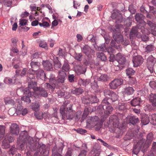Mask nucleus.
Returning a JSON list of instances; mask_svg holds the SVG:
<instances>
[{"instance_id": "obj_1", "label": "nucleus", "mask_w": 156, "mask_h": 156, "mask_svg": "<svg viewBox=\"0 0 156 156\" xmlns=\"http://www.w3.org/2000/svg\"><path fill=\"white\" fill-rule=\"evenodd\" d=\"M153 138V134L152 133H149L147 136V140L145 142V139L142 138L136 144H135L133 151V154L136 155L142 148V151L144 152L147 148L152 140Z\"/></svg>"}, {"instance_id": "obj_2", "label": "nucleus", "mask_w": 156, "mask_h": 156, "mask_svg": "<svg viewBox=\"0 0 156 156\" xmlns=\"http://www.w3.org/2000/svg\"><path fill=\"white\" fill-rule=\"evenodd\" d=\"M33 142L32 138L27 136V133L26 131H23L20 133L17 142L18 144L20 146L21 149L24 148L25 145L30 148V147L33 144Z\"/></svg>"}, {"instance_id": "obj_3", "label": "nucleus", "mask_w": 156, "mask_h": 156, "mask_svg": "<svg viewBox=\"0 0 156 156\" xmlns=\"http://www.w3.org/2000/svg\"><path fill=\"white\" fill-rule=\"evenodd\" d=\"M136 20L139 23L137 25V27L139 29H141V31L145 34H148L149 32H145L144 29H145V26L146 23L144 20V16L142 14L137 13L135 16Z\"/></svg>"}, {"instance_id": "obj_4", "label": "nucleus", "mask_w": 156, "mask_h": 156, "mask_svg": "<svg viewBox=\"0 0 156 156\" xmlns=\"http://www.w3.org/2000/svg\"><path fill=\"white\" fill-rule=\"evenodd\" d=\"M110 102L109 101H107L106 98H104L102 101L101 106H100L98 107V109H100L101 108H102L103 111L101 112L107 115H108L111 114L113 111V108L110 105Z\"/></svg>"}, {"instance_id": "obj_5", "label": "nucleus", "mask_w": 156, "mask_h": 156, "mask_svg": "<svg viewBox=\"0 0 156 156\" xmlns=\"http://www.w3.org/2000/svg\"><path fill=\"white\" fill-rule=\"evenodd\" d=\"M147 67L151 73L155 72L154 66L156 62V59L152 55H150L147 60Z\"/></svg>"}, {"instance_id": "obj_6", "label": "nucleus", "mask_w": 156, "mask_h": 156, "mask_svg": "<svg viewBox=\"0 0 156 156\" xmlns=\"http://www.w3.org/2000/svg\"><path fill=\"white\" fill-rule=\"evenodd\" d=\"M147 23L150 28L149 30H148L146 29V30H145L144 29L145 32H149L148 34H146L148 35L151 33L154 36H156V24L149 20L147 21Z\"/></svg>"}, {"instance_id": "obj_7", "label": "nucleus", "mask_w": 156, "mask_h": 156, "mask_svg": "<svg viewBox=\"0 0 156 156\" xmlns=\"http://www.w3.org/2000/svg\"><path fill=\"white\" fill-rule=\"evenodd\" d=\"M123 83V80L121 79H115L109 84L110 88L112 89H115L118 87L122 85Z\"/></svg>"}, {"instance_id": "obj_8", "label": "nucleus", "mask_w": 156, "mask_h": 156, "mask_svg": "<svg viewBox=\"0 0 156 156\" xmlns=\"http://www.w3.org/2000/svg\"><path fill=\"white\" fill-rule=\"evenodd\" d=\"M110 121L111 122H112V125L113 129H112V132L115 131V128H118L120 129H121V128L119 126V120L117 116L115 115H113L111 116L110 118Z\"/></svg>"}, {"instance_id": "obj_9", "label": "nucleus", "mask_w": 156, "mask_h": 156, "mask_svg": "<svg viewBox=\"0 0 156 156\" xmlns=\"http://www.w3.org/2000/svg\"><path fill=\"white\" fill-rule=\"evenodd\" d=\"M75 115V112L72 109V105L70 104L67 108L65 116L68 119H72L74 118Z\"/></svg>"}, {"instance_id": "obj_10", "label": "nucleus", "mask_w": 156, "mask_h": 156, "mask_svg": "<svg viewBox=\"0 0 156 156\" xmlns=\"http://www.w3.org/2000/svg\"><path fill=\"white\" fill-rule=\"evenodd\" d=\"M115 59L116 62L118 63L119 65L124 64L126 62L125 56L120 53H119L115 56Z\"/></svg>"}, {"instance_id": "obj_11", "label": "nucleus", "mask_w": 156, "mask_h": 156, "mask_svg": "<svg viewBox=\"0 0 156 156\" xmlns=\"http://www.w3.org/2000/svg\"><path fill=\"white\" fill-rule=\"evenodd\" d=\"M32 74H35L37 77L40 78L42 80L46 79L47 78L44 70L41 68L37 70H35V71H34V72L32 73Z\"/></svg>"}, {"instance_id": "obj_12", "label": "nucleus", "mask_w": 156, "mask_h": 156, "mask_svg": "<svg viewBox=\"0 0 156 156\" xmlns=\"http://www.w3.org/2000/svg\"><path fill=\"white\" fill-rule=\"evenodd\" d=\"M9 132L11 135H16L19 132V128L18 126L16 123L11 124L9 129Z\"/></svg>"}, {"instance_id": "obj_13", "label": "nucleus", "mask_w": 156, "mask_h": 156, "mask_svg": "<svg viewBox=\"0 0 156 156\" xmlns=\"http://www.w3.org/2000/svg\"><path fill=\"white\" fill-rule=\"evenodd\" d=\"M67 77L66 73L64 71L61 70L58 72L57 81L58 83H63Z\"/></svg>"}, {"instance_id": "obj_14", "label": "nucleus", "mask_w": 156, "mask_h": 156, "mask_svg": "<svg viewBox=\"0 0 156 156\" xmlns=\"http://www.w3.org/2000/svg\"><path fill=\"white\" fill-rule=\"evenodd\" d=\"M134 66L136 67L141 64L143 62V58L140 56H137L133 57V59Z\"/></svg>"}, {"instance_id": "obj_15", "label": "nucleus", "mask_w": 156, "mask_h": 156, "mask_svg": "<svg viewBox=\"0 0 156 156\" xmlns=\"http://www.w3.org/2000/svg\"><path fill=\"white\" fill-rule=\"evenodd\" d=\"M35 93L37 96H42L44 97H46L48 96V93L44 89L39 88V89L35 91Z\"/></svg>"}, {"instance_id": "obj_16", "label": "nucleus", "mask_w": 156, "mask_h": 156, "mask_svg": "<svg viewBox=\"0 0 156 156\" xmlns=\"http://www.w3.org/2000/svg\"><path fill=\"white\" fill-rule=\"evenodd\" d=\"M139 30L141 31V29H139L137 27H133L130 32V36L131 37L135 36H137L138 37H140V35L139 34Z\"/></svg>"}, {"instance_id": "obj_17", "label": "nucleus", "mask_w": 156, "mask_h": 156, "mask_svg": "<svg viewBox=\"0 0 156 156\" xmlns=\"http://www.w3.org/2000/svg\"><path fill=\"white\" fill-rule=\"evenodd\" d=\"M111 17L113 19H116V22L117 23H121L122 20V18L121 14H117L115 12H113L112 14Z\"/></svg>"}, {"instance_id": "obj_18", "label": "nucleus", "mask_w": 156, "mask_h": 156, "mask_svg": "<svg viewBox=\"0 0 156 156\" xmlns=\"http://www.w3.org/2000/svg\"><path fill=\"white\" fill-rule=\"evenodd\" d=\"M38 148L36 151L35 152L34 155L35 156H38L42 154H44V148L45 145L43 144L42 145H39L38 146Z\"/></svg>"}, {"instance_id": "obj_19", "label": "nucleus", "mask_w": 156, "mask_h": 156, "mask_svg": "<svg viewBox=\"0 0 156 156\" xmlns=\"http://www.w3.org/2000/svg\"><path fill=\"white\" fill-rule=\"evenodd\" d=\"M31 68H32V73L40 68L41 64L39 62L32 61L30 63Z\"/></svg>"}, {"instance_id": "obj_20", "label": "nucleus", "mask_w": 156, "mask_h": 156, "mask_svg": "<svg viewBox=\"0 0 156 156\" xmlns=\"http://www.w3.org/2000/svg\"><path fill=\"white\" fill-rule=\"evenodd\" d=\"M75 70L78 74H83L85 73L86 68L80 66H76L75 67Z\"/></svg>"}, {"instance_id": "obj_21", "label": "nucleus", "mask_w": 156, "mask_h": 156, "mask_svg": "<svg viewBox=\"0 0 156 156\" xmlns=\"http://www.w3.org/2000/svg\"><path fill=\"white\" fill-rule=\"evenodd\" d=\"M149 99L150 102L153 107H156V95L155 94H151L149 95Z\"/></svg>"}, {"instance_id": "obj_22", "label": "nucleus", "mask_w": 156, "mask_h": 156, "mask_svg": "<svg viewBox=\"0 0 156 156\" xmlns=\"http://www.w3.org/2000/svg\"><path fill=\"white\" fill-rule=\"evenodd\" d=\"M42 64L45 69L48 71H50L53 69L51 63L49 61H43Z\"/></svg>"}, {"instance_id": "obj_23", "label": "nucleus", "mask_w": 156, "mask_h": 156, "mask_svg": "<svg viewBox=\"0 0 156 156\" xmlns=\"http://www.w3.org/2000/svg\"><path fill=\"white\" fill-rule=\"evenodd\" d=\"M99 121L98 117L97 116H94L90 118V119H88L87 122H88L89 124H92V126H94V125Z\"/></svg>"}, {"instance_id": "obj_24", "label": "nucleus", "mask_w": 156, "mask_h": 156, "mask_svg": "<svg viewBox=\"0 0 156 156\" xmlns=\"http://www.w3.org/2000/svg\"><path fill=\"white\" fill-rule=\"evenodd\" d=\"M36 83L34 80L29 82L28 87L29 89H32L34 90L37 91V90L39 89V87H36Z\"/></svg>"}, {"instance_id": "obj_25", "label": "nucleus", "mask_w": 156, "mask_h": 156, "mask_svg": "<svg viewBox=\"0 0 156 156\" xmlns=\"http://www.w3.org/2000/svg\"><path fill=\"white\" fill-rule=\"evenodd\" d=\"M34 115L36 116V118L39 119H42L44 117H46L48 118H50V115L48 113H43L42 115H41L40 114H39L37 112H36L34 113Z\"/></svg>"}, {"instance_id": "obj_26", "label": "nucleus", "mask_w": 156, "mask_h": 156, "mask_svg": "<svg viewBox=\"0 0 156 156\" xmlns=\"http://www.w3.org/2000/svg\"><path fill=\"white\" fill-rule=\"evenodd\" d=\"M129 123L134 125L139 122V119L138 118L134 116H131L128 118Z\"/></svg>"}, {"instance_id": "obj_27", "label": "nucleus", "mask_w": 156, "mask_h": 156, "mask_svg": "<svg viewBox=\"0 0 156 156\" xmlns=\"http://www.w3.org/2000/svg\"><path fill=\"white\" fill-rule=\"evenodd\" d=\"M155 49L154 45L150 44L146 46L145 47L144 51L145 53H149L153 51Z\"/></svg>"}, {"instance_id": "obj_28", "label": "nucleus", "mask_w": 156, "mask_h": 156, "mask_svg": "<svg viewBox=\"0 0 156 156\" xmlns=\"http://www.w3.org/2000/svg\"><path fill=\"white\" fill-rule=\"evenodd\" d=\"M118 95L114 92H113L109 98H106L107 100V101H109V102H110V101H112V102L116 101L118 99Z\"/></svg>"}, {"instance_id": "obj_29", "label": "nucleus", "mask_w": 156, "mask_h": 156, "mask_svg": "<svg viewBox=\"0 0 156 156\" xmlns=\"http://www.w3.org/2000/svg\"><path fill=\"white\" fill-rule=\"evenodd\" d=\"M113 38L117 42H120L123 38L122 36L120 34H117L114 32L113 34Z\"/></svg>"}, {"instance_id": "obj_30", "label": "nucleus", "mask_w": 156, "mask_h": 156, "mask_svg": "<svg viewBox=\"0 0 156 156\" xmlns=\"http://www.w3.org/2000/svg\"><path fill=\"white\" fill-rule=\"evenodd\" d=\"M150 116H149L147 115H145L142 117L141 119V123L144 125L147 124L150 122Z\"/></svg>"}, {"instance_id": "obj_31", "label": "nucleus", "mask_w": 156, "mask_h": 156, "mask_svg": "<svg viewBox=\"0 0 156 156\" xmlns=\"http://www.w3.org/2000/svg\"><path fill=\"white\" fill-rule=\"evenodd\" d=\"M141 101V99L139 97L133 99L131 102L132 106H136L140 105Z\"/></svg>"}, {"instance_id": "obj_32", "label": "nucleus", "mask_w": 156, "mask_h": 156, "mask_svg": "<svg viewBox=\"0 0 156 156\" xmlns=\"http://www.w3.org/2000/svg\"><path fill=\"white\" fill-rule=\"evenodd\" d=\"M71 92L72 94L78 95L82 94L83 92V90L81 88H76L72 90Z\"/></svg>"}, {"instance_id": "obj_33", "label": "nucleus", "mask_w": 156, "mask_h": 156, "mask_svg": "<svg viewBox=\"0 0 156 156\" xmlns=\"http://www.w3.org/2000/svg\"><path fill=\"white\" fill-rule=\"evenodd\" d=\"M66 105L65 104H63L60 107V113L62 115V118H65V115L66 113L67 109H66Z\"/></svg>"}, {"instance_id": "obj_34", "label": "nucleus", "mask_w": 156, "mask_h": 156, "mask_svg": "<svg viewBox=\"0 0 156 156\" xmlns=\"http://www.w3.org/2000/svg\"><path fill=\"white\" fill-rule=\"evenodd\" d=\"M134 90L132 87H126L124 89V93L130 95L133 94L134 92Z\"/></svg>"}, {"instance_id": "obj_35", "label": "nucleus", "mask_w": 156, "mask_h": 156, "mask_svg": "<svg viewBox=\"0 0 156 156\" xmlns=\"http://www.w3.org/2000/svg\"><path fill=\"white\" fill-rule=\"evenodd\" d=\"M90 82V80L89 79L86 80L80 79L79 82V83L81 85L86 86L88 85Z\"/></svg>"}, {"instance_id": "obj_36", "label": "nucleus", "mask_w": 156, "mask_h": 156, "mask_svg": "<svg viewBox=\"0 0 156 156\" xmlns=\"http://www.w3.org/2000/svg\"><path fill=\"white\" fill-rule=\"evenodd\" d=\"M70 69V67L66 60H65L62 67V69L65 71H68Z\"/></svg>"}, {"instance_id": "obj_37", "label": "nucleus", "mask_w": 156, "mask_h": 156, "mask_svg": "<svg viewBox=\"0 0 156 156\" xmlns=\"http://www.w3.org/2000/svg\"><path fill=\"white\" fill-rule=\"evenodd\" d=\"M91 50L90 48L88 45H85L83 47L82 51L86 55H88Z\"/></svg>"}, {"instance_id": "obj_38", "label": "nucleus", "mask_w": 156, "mask_h": 156, "mask_svg": "<svg viewBox=\"0 0 156 156\" xmlns=\"http://www.w3.org/2000/svg\"><path fill=\"white\" fill-rule=\"evenodd\" d=\"M113 91L109 89H105L104 91V96L106 97L105 98H109Z\"/></svg>"}, {"instance_id": "obj_39", "label": "nucleus", "mask_w": 156, "mask_h": 156, "mask_svg": "<svg viewBox=\"0 0 156 156\" xmlns=\"http://www.w3.org/2000/svg\"><path fill=\"white\" fill-rule=\"evenodd\" d=\"M17 112L19 113L20 112L23 115H24L28 113V110L26 108L23 109V108H21H21L20 109L19 108L17 107Z\"/></svg>"}, {"instance_id": "obj_40", "label": "nucleus", "mask_w": 156, "mask_h": 156, "mask_svg": "<svg viewBox=\"0 0 156 156\" xmlns=\"http://www.w3.org/2000/svg\"><path fill=\"white\" fill-rule=\"evenodd\" d=\"M74 58L77 61H81L83 58V54L81 53H76L74 55Z\"/></svg>"}, {"instance_id": "obj_41", "label": "nucleus", "mask_w": 156, "mask_h": 156, "mask_svg": "<svg viewBox=\"0 0 156 156\" xmlns=\"http://www.w3.org/2000/svg\"><path fill=\"white\" fill-rule=\"evenodd\" d=\"M5 102V104H10L12 105H14L15 104V101L12 99L6 98L4 99Z\"/></svg>"}, {"instance_id": "obj_42", "label": "nucleus", "mask_w": 156, "mask_h": 156, "mask_svg": "<svg viewBox=\"0 0 156 156\" xmlns=\"http://www.w3.org/2000/svg\"><path fill=\"white\" fill-rule=\"evenodd\" d=\"M97 57L102 61H105L106 60V56L105 55L103 52H98L97 54Z\"/></svg>"}, {"instance_id": "obj_43", "label": "nucleus", "mask_w": 156, "mask_h": 156, "mask_svg": "<svg viewBox=\"0 0 156 156\" xmlns=\"http://www.w3.org/2000/svg\"><path fill=\"white\" fill-rule=\"evenodd\" d=\"M82 102L86 104L90 103V96L87 95L83 97L82 99Z\"/></svg>"}, {"instance_id": "obj_44", "label": "nucleus", "mask_w": 156, "mask_h": 156, "mask_svg": "<svg viewBox=\"0 0 156 156\" xmlns=\"http://www.w3.org/2000/svg\"><path fill=\"white\" fill-rule=\"evenodd\" d=\"M150 118L151 119V123L154 125H156V114L150 115Z\"/></svg>"}, {"instance_id": "obj_45", "label": "nucleus", "mask_w": 156, "mask_h": 156, "mask_svg": "<svg viewBox=\"0 0 156 156\" xmlns=\"http://www.w3.org/2000/svg\"><path fill=\"white\" fill-rule=\"evenodd\" d=\"M108 79V76L105 74L101 75L98 79L99 81H106Z\"/></svg>"}, {"instance_id": "obj_46", "label": "nucleus", "mask_w": 156, "mask_h": 156, "mask_svg": "<svg viewBox=\"0 0 156 156\" xmlns=\"http://www.w3.org/2000/svg\"><path fill=\"white\" fill-rule=\"evenodd\" d=\"M40 107V105L37 102L33 104L32 106V108L36 112L39 110Z\"/></svg>"}, {"instance_id": "obj_47", "label": "nucleus", "mask_w": 156, "mask_h": 156, "mask_svg": "<svg viewBox=\"0 0 156 156\" xmlns=\"http://www.w3.org/2000/svg\"><path fill=\"white\" fill-rule=\"evenodd\" d=\"M90 103H96L98 101V99L95 96H90Z\"/></svg>"}, {"instance_id": "obj_48", "label": "nucleus", "mask_w": 156, "mask_h": 156, "mask_svg": "<svg viewBox=\"0 0 156 156\" xmlns=\"http://www.w3.org/2000/svg\"><path fill=\"white\" fill-rule=\"evenodd\" d=\"M10 145L9 144V142L6 139H4L2 143V148H7L9 147Z\"/></svg>"}, {"instance_id": "obj_49", "label": "nucleus", "mask_w": 156, "mask_h": 156, "mask_svg": "<svg viewBox=\"0 0 156 156\" xmlns=\"http://www.w3.org/2000/svg\"><path fill=\"white\" fill-rule=\"evenodd\" d=\"M102 125V123L100 121H98L97 122L96 124L94 125V126L95 129L96 130H99L101 128Z\"/></svg>"}, {"instance_id": "obj_50", "label": "nucleus", "mask_w": 156, "mask_h": 156, "mask_svg": "<svg viewBox=\"0 0 156 156\" xmlns=\"http://www.w3.org/2000/svg\"><path fill=\"white\" fill-rule=\"evenodd\" d=\"M5 127L4 126L0 125V138L3 136L5 133Z\"/></svg>"}, {"instance_id": "obj_51", "label": "nucleus", "mask_w": 156, "mask_h": 156, "mask_svg": "<svg viewBox=\"0 0 156 156\" xmlns=\"http://www.w3.org/2000/svg\"><path fill=\"white\" fill-rule=\"evenodd\" d=\"M126 72L127 75L129 76L133 75L135 71L132 68H129L126 69Z\"/></svg>"}, {"instance_id": "obj_52", "label": "nucleus", "mask_w": 156, "mask_h": 156, "mask_svg": "<svg viewBox=\"0 0 156 156\" xmlns=\"http://www.w3.org/2000/svg\"><path fill=\"white\" fill-rule=\"evenodd\" d=\"M28 87L26 88L23 91V93L25 95L28 96H31V95L30 90L29 89Z\"/></svg>"}, {"instance_id": "obj_53", "label": "nucleus", "mask_w": 156, "mask_h": 156, "mask_svg": "<svg viewBox=\"0 0 156 156\" xmlns=\"http://www.w3.org/2000/svg\"><path fill=\"white\" fill-rule=\"evenodd\" d=\"M109 61L114 62V64L117 66H118L117 64H116V60L115 59V56L113 54H110L109 56Z\"/></svg>"}, {"instance_id": "obj_54", "label": "nucleus", "mask_w": 156, "mask_h": 156, "mask_svg": "<svg viewBox=\"0 0 156 156\" xmlns=\"http://www.w3.org/2000/svg\"><path fill=\"white\" fill-rule=\"evenodd\" d=\"M54 66L55 69L60 68L61 66L60 62L58 60H56L54 62Z\"/></svg>"}, {"instance_id": "obj_55", "label": "nucleus", "mask_w": 156, "mask_h": 156, "mask_svg": "<svg viewBox=\"0 0 156 156\" xmlns=\"http://www.w3.org/2000/svg\"><path fill=\"white\" fill-rule=\"evenodd\" d=\"M59 150H57V147L56 146H55L52 151V156H56L58 154H60L58 153V151H59Z\"/></svg>"}, {"instance_id": "obj_56", "label": "nucleus", "mask_w": 156, "mask_h": 156, "mask_svg": "<svg viewBox=\"0 0 156 156\" xmlns=\"http://www.w3.org/2000/svg\"><path fill=\"white\" fill-rule=\"evenodd\" d=\"M30 97L24 95V96L21 98V100L27 103H29L30 102V100L29 97Z\"/></svg>"}, {"instance_id": "obj_57", "label": "nucleus", "mask_w": 156, "mask_h": 156, "mask_svg": "<svg viewBox=\"0 0 156 156\" xmlns=\"http://www.w3.org/2000/svg\"><path fill=\"white\" fill-rule=\"evenodd\" d=\"M106 47L105 44H102L98 48V51H106Z\"/></svg>"}, {"instance_id": "obj_58", "label": "nucleus", "mask_w": 156, "mask_h": 156, "mask_svg": "<svg viewBox=\"0 0 156 156\" xmlns=\"http://www.w3.org/2000/svg\"><path fill=\"white\" fill-rule=\"evenodd\" d=\"M89 112V109L87 108H85L82 115V119H85L88 115Z\"/></svg>"}, {"instance_id": "obj_59", "label": "nucleus", "mask_w": 156, "mask_h": 156, "mask_svg": "<svg viewBox=\"0 0 156 156\" xmlns=\"http://www.w3.org/2000/svg\"><path fill=\"white\" fill-rule=\"evenodd\" d=\"M4 82L6 84H11L12 83V80L9 78H6L4 80Z\"/></svg>"}, {"instance_id": "obj_60", "label": "nucleus", "mask_w": 156, "mask_h": 156, "mask_svg": "<svg viewBox=\"0 0 156 156\" xmlns=\"http://www.w3.org/2000/svg\"><path fill=\"white\" fill-rule=\"evenodd\" d=\"M129 10L132 14H134L136 12L135 9L133 8L132 5L129 6Z\"/></svg>"}, {"instance_id": "obj_61", "label": "nucleus", "mask_w": 156, "mask_h": 156, "mask_svg": "<svg viewBox=\"0 0 156 156\" xmlns=\"http://www.w3.org/2000/svg\"><path fill=\"white\" fill-rule=\"evenodd\" d=\"M27 20H21L20 21V24L22 26L26 25L27 24Z\"/></svg>"}, {"instance_id": "obj_62", "label": "nucleus", "mask_w": 156, "mask_h": 156, "mask_svg": "<svg viewBox=\"0 0 156 156\" xmlns=\"http://www.w3.org/2000/svg\"><path fill=\"white\" fill-rule=\"evenodd\" d=\"M87 151L85 150H82L78 156H86Z\"/></svg>"}, {"instance_id": "obj_63", "label": "nucleus", "mask_w": 156, "mask_h": 156, "mask_svg": "<svg viewBox=\"0 0 156 156\" xmlns=\"http://www.w3.org/2000/svg\"><path fill=\"white\" fill-rule=\"evenodd\" d=\"M74 76L73 74L69 75L68 76V79L70 82H73L74 81Z\"/></svg>"}, {"instance_id": "obj_64", "label": "nucleus", "mask_w": 156, "mask_h": 156, "mask_svg": "<svg viewBox=\"0 0 156 156\" xmlns=\"http://www.w3.org/2000/svg\"><path fill=\"white\" fill-rule=\"evenodd\" d=\"M149 85L151 88L153 89L156 88V83L154 81L150 82Z\"/></svg>"}]
</instances>
